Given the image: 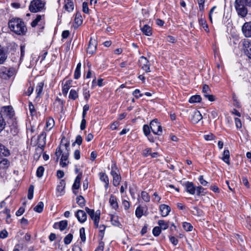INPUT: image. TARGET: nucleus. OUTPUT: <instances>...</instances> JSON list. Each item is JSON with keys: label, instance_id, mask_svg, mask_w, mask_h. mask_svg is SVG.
I'll return each instance as SVG.
<instances>
[{"label": "nucleus", "instance_id": "f257e3e1", "mask_svg": "<svg viewBox=\"0 0 251 251\" xmlns=\"http://www.w3.org/2000/svg\"><path fill=\"white\" fill-rule=\"evenodd\" d=\"M8 27L11 31L19 35H25L27 31L24 21L19 18H12L8 22Z\"/></svg>", "mask_w": 251, "mask_h": 251}, {"label": "nucleus", "instance_id": "f03ea898", "mask_svg": "<svg viewBox=\"0 0 251 251\" xmlns=\"http://www.w3.org/2000/svg\"><path fill=\"white\" fill-rule=\"evenodd\" d=\"M46 24L45 16L44 14H38L31 23L32 27H37L39 32H42L45 28Z\"/></svg>", "mask_w": 251, "mask_h": 251}, {"label": "nucleus", "instance_id": "7ed1b4c3", "mask_svg": "<svg viewBox=\"0 0 251 251\" xmlns=\"http://www.w3.org/2000/svg\"><path fill=\"white\" fill-rule=\"evenodd\" d=\"M245 5V0H235V8L238 15L242 17H246L248 13V10Z\"/></svg>", "mask_w": 251, "mask_h": 251}, {"label": "nucleus", "instance_id": "20e7f679", "mask_svg": "<svg viewBox=\"0 0 251 251\" xmlns=\"http://www.w3.org/2000/svg\"><path fill=\"white\" fill-rule=\"evenodd\" d=\"M85 209L86 212L90 217L92 220L93 221L95 227H99V223L100 222V210H98L96 211H95L94 209H90L87 207H86Z\"/></svg>", "mask_w": 251, "mask_h": 251}, {"label": "nucleus", "instance_id": "39448f33", "mask_svg": "<svg viewBox=\"0 0 251 251\" xmlns=\"http://www.w3.org/2000/svg\"><path fill=\"white\" fill-rule=\"evenodd\" d=\"M44 6V3L41 0H33L29 4V10L31 12L36 13L42 10Z\"/></svg>", "mask_w": 251, "mask_h": 251}, {"label": "nucleus", "instance_id": "423d86ee", "mask_svg": "<svg viewBox=\"0 0 251 251\" xmlns=\"http://www.w3.org/2000/svg\"><path fill=\"white\" fill-rule=\"evenodd\" d=\"M15 74L13 68H6L2 66L0 68V77L4 79H8Z\"/></svg>", "mask_w": 251, "mask_h": 251}, {"label": "nucleus", "instance_id": "0eeeda50", "mask_svg": "<svg viewBox=\"0 0 251 251\" xmlns=\"http://www.w3.org/2000/svg\"><path fill=\"white\" fill-rule=\"evenodd\" d=\"M150 127L154 134L160 135L162 133V127L157 119H154L151 122Z\"/></svg>", "mask_w": 251, "mask_h": 251}, {"label": "nucleus", "instance_id": "6e6552de", "mask_svg": "<svg viewBox=\"0 0 251 251\" xmlns=\"http://www.w3.org/2000/svg\"><path fill=\"white\" fill-rule=\"evenodd\" d=\"M111 175L113 177V184L115 186H117L119 185L121 180L120 175L118 173L117 168L115 166H112V170L111 171Z\"/></svg>", "mask_w": 251, "mask_h": 251}, {"label": "nucleus", "instance_id": "1a4fd4ad", "mask_svg": "<svg viewBox=\"0 0 251 251\" xmlns=\"http://www.w3.org/2000/svg\"><path fill=\"white\" fill-rule=\"evenodd\" d=\"M139 66L146 72H150V64L148 60L144 56H142L140 57L139 61Z\"/></svg>", "mask_w": 251, "mask_h": 251}, {"label": "nucleus", "instance_id": "9d476101", "mask_svg": "<svg viewBox=\"0 0 251 251\" xmlns=\"http://www.w3.org/2000/svg\"><path fill=\"white\" fill-rule=\"evenodd\" d=\"M97 47V41L95 39L91 38L87 49V53L91 55L94 54L96 51Z\"/></svg>", "mask_w": 251, "mask_h": 251}, {"label": "nucleus", "instance_id": "9b49d317", "mask_svg": "<svg viewBox=\"0 0 251 251\" xmlns=\"http://www.w3.org/2000/svg\"><path fill=\"white\" fill-rule=\"evenodd\" d=\"M202 119V116L198 110H194L190 113V119L193 124H197Z\"/></svg>", "mask_w": 251, "mask_h": 251}, {"label": "nucleus", "instance_id": "f8f14e48", "mask_svg": "<svg viewBox=\"0 0 251 251\" xmlns=\"http://www.w3.org/2000/svg\"><path fill=\"white\" fill-rule=\"evenodd\" d=\"M242 31L246 37H251V22L244 23L242 26Z\"/></svg>", "mask_w": 251, "mask_h": 251}, {"label": "nucleus", "instance_id": "ddd939ff", "mask_svg": "<svg viewBox=\"0 0 251 251\" xmlns=\"http://www.w3.org/2000/svg\"><path fill=\"white\" fill-rule=\"evenodd\" d=\"M202 91L203 96L208 99L209 101H213L215 100L214 96L210 94L211 90L207 85L204 84L203 85Z\"/></svg>", "mask_w": 251, "mask_h": 251}, {"label": "nucleus", "instance_id": "4468645a", "mask_svg": "<svg viewBox=\"0 0 251 251\" xmlns=\"http://www.w3.org/2000/svg\"><path fill=\"white\" fill-rule=\"evenodd\" d=\"M46 133L45 131H43L38 136L37 146L42 151L44 150V147L46 145Z\"/></svg>", "mask_w": 251, "mask_h": 251}, {"label": "nucleus", "instance_id": "2eb2a0df", "mask_svg": "<svg viewBox=\"0 0 251 251\" xmlns=\"http://www.w3.org/2000/svg\"><path fill=\"white\" fill-rule=\"evenodd\" d=\"M243 45L245 48L246 55L251 59V40L244 39L243 41Z\"/></svg>", "mask_w": 251, "mask_h": 251}, {"label": "nucleus", "instance_id": "dca6fc26", "mask_svg": "<svg viewBox=\"0 0 251 251\" xmlns=\"http://www.w3.org/2000/svg\"><path fill=\"white\" fill-rule=\"evenodd\" d=\"M75 216L77 218L78 221L81 223H84L87 220V214L83 210H78L76 212Z\"/></svg>", "mask_w": 251, "mask_h": 251}, {"label": "nucleus", "instance_id": "f3484780", "mask_svg": "<svg viewBox=\"0 0 251 251\" xmlns=\"http://www.w3.org/2000/svg\"><path fill=\"white\" fill-rule=\"evenodd\" d=\"M140 27L141 30L145 35L150 36L152 35V28L150 25H145L142 27L140 24Z\"/></svg>", "mask_w": 251, "mask_h": 251}, {"label": "nucleus", "instance_id": "a211bd4d", "mask_svg": "<svg viewBox=\"0 0 251 251\" xmlns=\"http://www.w3.org/2000/svg\"><path fill=\"white\" fill-rule=\"evenodd\" d=\"M186 191L191 195H195L196 194V187L194 185L192 182H187L186 184Z\"/></svg>", "mask_w": 251, "mask_h": 251}, {"label": "nucleus", "instance_id": "6ab92c4d", "mask_svg": "<svg viewBox=\"0 0 251 251\" xmlns=\"http://www.w3.org/2000/svg\"><path fill=\"white\" fill-rule=\"evenodd\" d=\"M160 210L163 217H166L169 215L171 208L167 205L163 204L160 205Z\"/></svg>", "mask_w": 251, "mask_h": 251}, {"label": "nucleus", "instance_id": "aec40b11", "mask_svg": "<svg viewBox=\"0 0 251 251\" xmlns=\"http://www.w3.org/2000/svg\"><path fill=\"white\" fill-rule=\"evenodd\" d=\"M100 180L105 183L104 187L106 189L108 187L109 181L108 176L104 173L100 172L99 173Z\"/></svg>", "mask_w": 251, "mask_h": 251}, {"label": "nucleus", "instance_id": "412c9836", "mask_svg": "<svg viewBox=\"0 0 251 251\" xmlns=\"http://www.w3.org/2000/svg\"><path fill=\"white\" fill-rule=\"evenodd\" d=\"M66 183L64 179H61L59 184L57 186L56 191L60 193V195H62L64 193V188L65 187Z\"/></svg>", "mask_w": 251, "mask_h": 251}, {"label": "nucleus", "instance_id": "4be33fe9", "mask_svg": "<svg viewBox=\"0 0 251 251\" xmlns=\"http://www.w3.org/2000/svg\"><path fill=\"white\" fill-rule=\"evenodd\" d=\"M68 156H69L68 152L63 153L62 154L61 158V161L60 162V165L62 167H66L69 163V161H68Z\"/></svg>", "mask_w": 251, "mask_h": 251}, {"label": "nucleus", "instance_id": "5701e85b", "mask_svg": "<svg viewBox=\"0 0 251 251\" xmlns=\"http://www.w3.org/2000/svg\"><path fill=\"white\" fill-rule=\"evenodd\" d=\"M109 203L111 206L114 209L116 210L118 208L119 206L117 201V198L113 195L110 196L109 199Z\"/></svg>", "mask_w": 251, "mask_h": 251}, {"label": "nucleus", "instance_id": "b1692460", "mask_svg": "<svg viewBox=\"0 0 251 251\" xmlns=\"http://www.w3.org/2000/svg\"><path fill=\"white\" fill-rule=\"evenodd\" d=\"M110 220L113 226L121 227L122 225L119 221V218L117 215H112L111 216Z\"/></svg>", "mask_w": 251, "mask_h": 251}, {"label": "nucleus", "instance_id": "393cba45", "mask_svg": "<svg viewBox=\"0 0 251 251\" xmlns=\"http://www.w3.org/2000/svg\"><path fill=\"white\" fill-rule=\"evenodd\" d=\"M191 211L194 215L197 216L198 217H201L203 215L202 210L197 206H193Z\"/></svg>", "mask_w": 251, "mask_h": 251}, {"label": "nucleus", "instance_id": "a878e982", "mask_svg": "<svg viewBox=\"0 0 251 251\" xmlns=\"http://www.w3.org/2000/svg\"><path fill=\"white\" fill-rule=\"evenodd\" d=\"M7 55L3 48L0 45V64L4 63L7 58Z\"/></svg>", "mask_w": 251, "mask_h": 251}, {"label": "nucleus", "instance_id": "bb28decb", "mask_svg": "<svg viewBox=\"0 0 251 251\" xmlns=\"http://www.w3.org/2000/svg\"><path fill=\"white\" fill-rule=\"evenodd\" d=\"M82 174H79L77 175V176L75 177V182L74 183V184L73 185V189H76L78 190L80 187V180L81 178Z\"/></svg>", "mask_w": 251, "mask_h": 251}, {"label": "nucleus", "instance_id": "cd10ccee", "mask_svg": "<svg viewBox=\"0 0 251 251\" xmlns=\"http://www.w3.org/2000/svg\"><path fill=\"white\" fill-rule=\"evenodd\" d=\"M65 9L68 11H72L74 8V5L73 2L71 0H65Z\"/></svg>", "mask_w": 251, "mask_h": 251}, {"label": "nucleus", "instance_id": "c85d7f7f", "mask_svg": "<svg viewBox=\"0 0 251 251\" xmlns=\"http://www.w3.org/2000/svg\"><path fill=\"white\" fill-rule=\"evenodd\" d=\"M10 151L3 145L0 143V154L5 156H8L10 155Z\"/></svg>", "mask_w": 251, "mask_h": 251}, {"label": "nucleus", "instance_id": "c756f323", "mask_svg": "<svg viewBox=\"0 0 251 251\" xmlns=\"http://www.w3.org/2000/svg\"><path fill=\"white\" fill-rule=\"evenodd\" d=\"M58 225L59 226V228L61 231H63L68 226V222L66 220H63L59 222L58 223H55L54 225V227H55V226Z\"/></svg>", "mask_w": 251, "mask_h": 251}, {"label": "nucleus", "instance_id": "7c9ffc66", "mask_svg": "<svg viewBox=\"0 0 251 251\" xmlns=\"http://www.w3.org/2000/svg\"><path fill=\"white\" fill-rule=\"evenodd\" d=\"M71 81L70 80H67L64 84L62 87V93L64 95H66L68 92V91L70 88Z\"/></svg>", "mask_w": 251, "mask_h": 251}, {"label": "nucleus", "instance_id": "2f4dec72", "mask_svg": "<svg viewBox=\"0 0 251 251\" xmlns=\"http://www.w3.org/2000/svg\"><path fill=\"white\" fill-rule=\"evenodd\" d=\"M4 111L6 113L7 115L9 118H12L14 115V112L13 108L11 106H7L3 107Z\"/></svg>", "mask_w": 251, "mask_h": 251}, {"label": "nucleus", "instance_id": "473e14b6", "mask_svg": "<svg viewBox=\"0 0 251 251\" xmlns=\"http://www.w3.org/2000/svg\"><path fill=\"white\" fill-rule=\"evenodd\" d=\"M54 126V121L53 118H49L46 121V128L50 130Z\"/></svg>", "mask_w": 251, "mask_h": 251}, {"label": "nucleus", "instance_id": "72a5a7b5", "mask_svg": "<svg viewBox=\"0 0 251 251\" xmlns=\"http://www.w3.org/2000/svg\"><path fill=\"white\" fill-rule=\"evenodd\" d=\"M10 162L8 159L0 157V168L5 169L8 167Z\"/></svg>", "mask_w": 251, "mask_h": 251}, {"label": "nucleus", "instance_id": "f704fd0d", "mask_svg": "<svg viewBox=\"0 0 251 251\" xmlns=\"http://www.w3.org/2000/svg\"><path fill=\"white\" fill-rule=\"evenodd\" d=\"M229 151L228 150H225L222 157V160L227 164L229 165Z\"/></svg>", "mask_w": 251, "mask_h": 251}, {"label": "nucleus", "instance_id": "c9c22d12", "mask_svg": "<svg viewBox=\"0 0 251 251\" xmlns=\"http://www.w3.org/2000/svg\"><path fill=\"white\" fill-rule=\"evenodd\" d=\"M81 66V63L79 62L77 64L74 73V78L75 79H77L80 77Z\"/></svg>", "mask_w": 251, "mask_h": 251}, {"label": "nucleus", "instance_id": "e433bc0d", "mask_svg": "<svg viewBox=\"0 0 251 251\" xmlns=\"http://www.w3.org/2000/svg\"><path fill=\"white\" fill-rule=\"evenodd\" d=\"M199 24L202 26V27L206 32H209L208 26L204 19L201 18L199 20Z\"/></svg>", "mask_w": 251, "mask_h": 251}, {"label": "nucleus", "instance_id": "4c0bfd02", "mask_svg": "<svg viewBox=\"0 0 251 251\" xmlns=\"http://www.w3.org/2000/svg\"><path fill=\"white\" fill-rule=\"evenodd\" d=\"M76 202L80 207H83L85 204V200L82 196H79L76 198Z\"/></svg>", "mask_w": 251, "mask_h": 251}, {"label": "nucleus", "instance_id": "58836bf2", "mask_svg": "<svg viewBox=\"0 0 251 251\" xmlns=\"http://www.w3.org/2000/svg\"><path fill=\"white\" fill-rule=\"evenodd\" d=\"M201 100V98L200 95H194L190 98L189 101L190 103L199 102Z\"/></svg>", "mask_w": 251, "mask_h": 251}, {"label": "nucleus", "instance_id": "ea45409f", "mask_svg": "<svg viewBox=\"0 0 251 251\" xmlns=\"http://www.w3.org/2000/svg\"><path fill=\"white\" fill-rule=\"evenodd\" d=\"M75 22L77 25V26H79L82 24V20L80 13H76L75 18Z\"/></svg>", "mask_w": 251, "mask_h": 251}, {"label": "nucleus", "instance_id": "a19ab883", "mask_svg": "<svg viewBox=\"0 0 251 251\" xmlns=\"http://www.w3.org/2000/svg\"><path fill=\"white\" fill-rule=\"evenodd\" d=\"M78 92L75 90L72 89L69 94V98L70 99H72L73 100H75L76 99L78 98Z\"/></svg>", "mask_w": 251, "mask_h": 251}, {"label": "nucleus", "instance_id": "79ce46f5", "mask_svg": "<svg viewBox=\"0 0 251 251\" xmlns=\"http://www.w3.org/2000/svg\"><path fill=\"white\" fill-rule=\"evenodd\" d=\"M44 207V203L42 201L38 202V204L34 208V210L38 213L42 212Z\"/></svg>", "mask_w": 251, "mask_h": 251}, {"label": "nucleus", "instance_id": "37998d69", "mask_svg": "<svg viewBox=\"0 0 251 251\" xmlns=\"http://www.w3.org/2000/svg\"><path fill=\"white\" fill-rule=\"evenodd\" d=\"M44 83L43 82H40L38 83L36 89V92L38 96H39L41 93H42L43 89Z\"/></svg>", "mask_w": 251, "mask_h": 251}, {"label": "nucleus", "instance_id": "c03bdc74", "mask_svg": "<svg viewBox=\"0 0 251 251\" xmlns=\"http://www.w3.org/2000/svg\"><path fill=\"white\" fill-rule=\"evenodd\" d=\"M204 188L201 186L196 187V194L197 196L204 195L205 193L204 192Z\"/></svg>", "mask_w": 251, "mask_h": 251}, {"label": "nucleus", "instance_id": "a18cd8bd", "mask_svg": "<svg viewBox=\"0 0 251 251\" xmlns=\"http://www.w3.org/2000/svg\"><path fill=\"white\" fill-rule=\"evenodd\" d=\"M73 238V235L71 233L68 234L64 239V242L65 244L68 245L72 241Z\"/></svg>", "mask_w": 251, "mask_h": 251}, {"label": "nucleus", "instance_id": "49530a36", "mask_svg": "<svg viewBox=\"0 0 251 251\" xmlns=\"http://www.w3.org/2000/svg\"><path fill=\"white\" fill-rule=\"evenodd\" d=\"M158 224L160 226L159 227H160V229H162L163 230L166 229L169 227L168 224L163 220H159Z\"/></svg>", "mask_w": 251, "mask_h": 251}, {"label": "nucleus", "instance_id": "de8ad7c7", "mask_svg": "<svg viewBox=\"0 0 251 251\" xmlns=\"http://www.w3.org/2000/svg\"><path fill=\"white\" fill-rule=\"evenodd\" d=\"M98 228H99V236L101 237V239L102 240L103 237H104V231L105 230L106 226L104 225H101L100 226L99 225Z\"/></svg>", "mask_w": 251, "mask_h": 251}, {"label": "nucleus", "instance_id": "09e8293b", "mask_svg": "<svg viewBox=\"0 0 251 251\" xmlns=\"http://www.w3.org/2000/svg\"><path fill=\"white\" fill-rule=\"evenodd\" d=\"M141 198L146 202H149L150 201V197L146 191H142L141 192Z\"/></svg>", "mask_w": 251, "mask_h": 251}, {"label": "nucleus", "instance_id": "8fccbe9b", "mask_svg": "<svg viewBox=\"0 0 251 251\" xmlns=\"http://www.w3.org/2000/svg\"><path fill=\"white\" fill-rule=\"evenodd\" d=\"M79 234L81 240L82 242H85L86 240V236L85 233V229L84 227H81L79 229Z\"/></svg>", "mask_w": 251, "mask_h": 251}, {"label": "nucleus", "instance_id": "3c124183", "mask_svg": "<svg viewBox=\"0 0 251 251\" xmlns=\"http://www.w3.org/2000/svg\"><path fill=\"white\" fill-rule=\"evenodd\" d=\"M135 215L138 218H140L143 215V209L140 206L138 207L135 210Z\"/></svg>", "mask_w": 251, "mask_h": 251}, {"label": "nucleus", "instance_id": "603ef678", "mask_svg": "<svg viewBox=\"0 0 251 251\" xmlns=\"http://www.w3.org/2000/svg\"><path fill=\"white\" fill-rule=\"evenodd\" d=\"M33 192H34V186L32 185H30L28 190V195L27 198L29 200H31L33 197Z\"/></svg>", "mask_w": 251, "mask_h": 251}, {"label": "nucleus", "instance_id": "864d4df0", "mask_svg": "<svg viewBox=\"0 0 251 251\" xmlns=\"http://www.w3.org/2000/svg\"><path fill=\"white\" fill-rule=\"evenodd\" d=\"M183 227L187 231H192L193 229V226L189 223L184 222L183 223Z\"/></svg>", "mask_w": 251, "mask_h": 251}, {"label": "nucleus", "instance_id": "5fc2aeb1", "mask_svg": "<svg viewBox=\"0 0 251 251\" xmlns=\"http://www.w3.org/2000/svg\"><path fill=\"white\" fill-rule=\"evenodd\" d=\"M5 121L1 113L0 112V132L5 128Z\"/></svg>", "mask_w": 251, "mask_h": 251}, {"label": "nucleus", "instance_id": "6e6d98bb", "mask_svg": "<svg viewBox=\"0 0 251 251\" xmlns=\"http://www.w3.org/2000/svg\"><path fill=\"white\" fill-rule=\"evenodd\" d=\"M44 168L43 166H40L38 168L36 171V175L38 177H41L44 172Z\"/></svg>", "mask_w": 251, "mask_h": 251}, {"label": "nucleus", "instance_id": "4d7b16f0", "mask_svg": "<svg viewBox=\"0 0 251 251\" xmlns=\"http://www.w3.org/2000/svg\"><path fill=\"white\" fill-rule=\"evenodd\" d=\"M161 233V229L159 226H155L152 229V233L154 236H158Z\"/></svg>", "mask_w": 251, "mask_h": 251}, {"label": "nucleus", "instance_id": "13d9d810", "mask_svg": "<svg viewBox=\"0 0 251 251\" xmlns=\"http://www.w3.org/2000/svg\"><path fill=\"white\" fill-rule=\"evenodd\" d=\"M205 0H197L200 10L203 11L204 10V3Z\"/></svg>", "mask_w": 251, "mask_h": 251}, {"label": "nucleus", "instance_id": "bf43d9fd", "mask_svg": "<svg viewBox=\"0 0 251 251\" xmlns=\"http://www.w3.org/2000/svg\"><path fill=\"white\" fill-rule=\"evenodd\" d=\"M150 129V126H149L148 125H145L143 126V131L146 136H148L150 134L151 132Z\"/></svg>", "mask_w": 251, "mask_h": 251}, {"label": "nucleus", "instance_id": "052dcab7", "mask_svg": "<svg viewBox=\"0 0 251 251\" xmlns=\"http://www.w3.org/2000/svg\"><path fill=\"white\" fill-rule=\"evenodd\" d=\"M82 142V138L81 136L79 135H78L76 137L75 141L73 143L72 145L75 146V144H77L78 145H81Z\"/></svg>", "mask_w": 251, "mask_h": 251}, {"label": "nucleus", "instance_id": "680f3d73", "mask_svg": "<svg viewBox=\"0 0 251 251\" xmlns=\"http://www.w3.org/2000/svg\"><path fill=\"white\" fill-rule=\"evenodd\" d=\"M132 94L136 99H139L143 95L142 94L140 93V91L139 89H136L134 90Z\"/></svg>", "mask_w": 251, "mask_h": 251}, {"label": "nucleus", "instance_id": "e2e57ef3", "mask_svg": "<svg viewBox=\"0 0 251 251\" xmlns=\"http://www.w3.org/2000/svg\"><path fill=\"white\" fill-rule=\"evenodd\" d=\"M203 137L205 140L207 141H211L215 138L214 135L212 133H209L208 134L204 135Z\"/></svg>", "mask_w": 251, "mask_h": 251}, {"label": "nucleus", "instance_id": "0e129e2a", "mask_svg": "<svg viewBox=\"0 0 251 251\" xmlns=\"http://www.w3.org/2000/svg\"><path fill=\"white\" fill-rule=\"evenodd\" d=\"M82 10L83 12L85 13H89V8L88 3L86 2H84L82 4Z\"/></svg>", "mask_w": 251, "mask_h": 251}, {"label": "nucleus", "instance_id": "69168bd1", "mask_svg": "<svg viewBox=\"0 0 251 251\" xmlns=\"http://www.w3.org/2000/svg\"><path fill=\"white\" fill-rule=\"evenodd\" d=\"M8 233L6 229H3L0 232V238L4 239L8 236Z\"/></svg>", "mask_w": 251, "mask_h": 251}, {"label": "nucleus", "instance_id": "338daca9", "mask_svg": "<svg viewBox=\"0 0 251 251\" xmlns=\"http://www.w3.org/2000/svg\"><path fill=\"white\" fill-rule=\"evenodd\" d=\"M234 121H235V125H236V127L237 128H241V127H242V124H241V120L239 118H235L234 119Z\"/></svg>", "mask_w": 251, "mask_h": 251}, {"label": "nucleus", "instance_id": "774afa93", "mask_svg": "<svg viewBox=\"0 0 251 251\" xmlns=\"http://www.w3.org/2000/svg\"><path fill=\"white\" fill-rule=\"evenodd\" d=\"M199 180L201 184L203 186H206L208 184V182L203 179V176H200L199 178Z\"/></svg>", "mask_w": 251, "mask_h": 251}]
</instances>
